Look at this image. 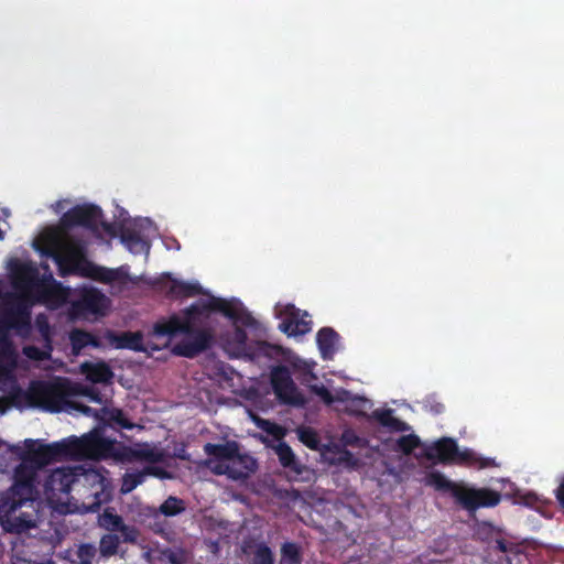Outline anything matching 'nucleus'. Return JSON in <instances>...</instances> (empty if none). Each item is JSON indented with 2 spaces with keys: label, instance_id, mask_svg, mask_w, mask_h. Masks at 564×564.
Masks as SVG:
<instances>
[{
  "label": "nucleus",
  "instance_id": "46",
  "mask_svg": "<svg viewBox=\"0 0 564 564\" xmlns=\"http://www.w3.org/2000/svg\"><path fill=\"white\" fill-rule=\"evenodd\" d=\"M35 324H36V327L41 334V336L50 341V338H51V327H50V324H48V321L46 318L45 315L43 314H40L36 316V319H35Z\"/></svg>",
  "mask_w": 564,
  "mask_h": 564
},
{
  "label": "nucleus",
  "instance_id": "20",
  "mask_svg": "<svg viewBox=\"0 0 564 564\" xmlns=\"http://www.w3.org/2000/svg\"><path fill=\"white\" fill-rule=\"evenodd\" d=\"M308 314H303L293 305L286 307V317L281 322L279 328L288 336L305 335L312 329V321L307 319Z\"/></svg>",
  "mask_w": 564,
  "mask_h": 564
},
{
  "label": "nucleus",
  "instance_id": "10",
  "mask_svg": "<svg viewBox=\"0 0 564 564\" xmlns=\"http://www.w3.org/2000/svg\"><path fill=\"white\" fill-rule=\"evenodd\" d=\"M14 330L26 338L31 333V312L21 301L7 302L0 306V335Z\"/></svg>",
  "mask_w": 564,
  "mask_h": 564
},
{
  "label": "nucleus",
  "instance_id": "38",
  "mask_svg": "<svg viewBox=\"0 0 564 564\" xmlns=\"http://www.w3.org/2000/svg\"><path fill=\"white\" fill-rule=\"evenodd\" d=\"M421 446V440L417 435L415 434H408V435H402L401 437H399L395 442V451L404 454V455H410L412 454V452L420 447Z\"/></svg>",
  "mask_w": 564,
  "mask_h": 564
},
{
  "label": "nucleus",
  "instance_id": "52",
  "mask_svg": "<svg viewBox=\"0 0 564 564\" xmlns=\"http://www.w3.org/2000/svg\"><path fill=\"white\" fill-rule=\"evenodd\" d=\"M352 458V454L349 452V451H344L341 453V457H340V460L343 462H348Z\"/></svg>",
  "mask_w": 564,
  "mask_h": 564
},
{
  "label": "nucleus",
  "instance_id": "39",
  "mask_svg": "<svg viewBox=\"0 0 564 564\" xmlns=\"http://www.w3.org/2000/svg\"><path fill=\"white\" fill-rule=\"evenodd\" d=\"M281 561L284 564H301L302 555L297 544L286 542L281 547Z\"/></svg>",
  "mask_w": 564,
  "mask_h": 564
},
{
  "label": "nucleus",
  "instance_id": "27",
  "mask_svg": "<svg viewBox=\"0 0 564 564\" xmlns=\"http://www.w3.org/2000/svg\"><path fill=\"white\" fill-rule=\"evenodd\" d=\"M454 458H455V460H453V465L476 467L478 469H484V468L496 466L495 459L480 457L476 454L475 451H473L470 448L460 449L457 446V454L455 455Z\"/></svg>",
  "mask_w": 564,
  "mask_h": 564
},
{
  "label": "nucleus",
  "instance_id": "1",
  "mask_svg": "<svg viewBox=\"0 0 564 564\" xmlns=\"http://www.w3.org/2000/svg\"><path fill=\"white\" fill-rule=\"evenodd\" d=\"M212 310L207 301H197L182 311V315L173 314L167 319L159 321L153 326L151 337L164 338L163 346L178 334L185 335L176 343L172 352L175 356L195 358L209 349L214 343V329L210 326Z\"/></svg>",
  "mask_w": 564,
  "mask_h": 564
},
{
  "label": "nucleus",
  "instance_id": "13",
  "mask_svg": "<svg viewBox=\"0 0 564 564\" xmlns=\"http://www.w3.org/2000/svg\"><path fill=\"white\" fill-rule=\"evenodd\" d=\"M102 210L93 204L76 205L61 218V223L66 228L82 226L91 230L97 229Z\"/></svg>",
  "mask_w": 564,
  "mask_h": 564
},
{
  "label": "nucleus",
  "instance_id": "45",
  "mask_svg": "<svg viewBox=\"0 0 564 564\" xmlns=\"http://www.w3.org/2000/svg\"><path fill=\"white\" fill-rule=\"evenodd\" d=\"M495 550L501 552V553H506V554H518L520 553V547L518 544L513 543V542H510L506 539H496L495 540Z\"/></svg>",
  "mask_w": 564,
  "mask_h": 564
},
{
  "label": "nucleus",
  "instance_id": "8",
  "mask_svg": "<svg viewBox=\"0 0 564 564\" xmlns=\"http://www.w3.org/2000/svg\"><path fill=\"white\" fill-rule=\"evenodd\" d=\"M32 393L44 410L52 413L67 412L72 384L68 382L39 381L32 387Z\"/></svg>",
  "mask_w": 564,
  "mask_h": 564
},
{
  "label": "nucleus",
  "instance_id": "34",
  "mask_svg": "<svg viewBox=\"0 0 564 564\" xmlns=\"http://www.w3.org/2000/svg\"><path fill=\"white\" fill-rule=\"evenodd\" d=\"M256 468L253 466L245 465L241 468H237L236 465H227L224 463H218L214 467V471L217 475H227L229 478L234 480L245 479L249 476L250 473H253Z\"/></svg>",
  "mask_w": 564,
  "mask_h": 564
},
{
  "label": "nucleus",
  "instance_id": "5",
  "mask_svg": "<svg viewBox=\"0 0 564 564\" xmlns=\"http://www.w3.org/2000/svg\"><path fill=\"white\" fill-rule=\"evenodd\" d=\"M40 501L7 492L0 499V524L12 534H23L37 527Z\"/></svg>",
  "mask_w": 564,
  "mask_h": 564
},
{
  "label": "nucleus",
  "instance_id": "29",
  "mask_svg": "<svg viewBox=\"0 0 564 564\" xmlns=\"http://www.w3.org/2000/svg\"><path fill=\"white\" fill-rule=\"evenodd\" d=\"M69 340L72 345V351L75 356L79 355L80 351L88 346L94 348L100 347V340L97 336L79 328L73 329L70 332Z\"/></svg>",
  "mask_w": 564,
  "mask_h": 564
},
{
  "label": "nucleus",
  "instance_id": "41",
  "mask_svg": "<svg viewBox=\"0 0 564 564\" xmlns=\"http://www.w3.org/2000/svg\"><path fill=\"white\" fill-rule=\"evenodd\" d=\"M72 395H84L96 403H101L102 401L100 391L93 386L72 384Z\"/></svg>",
  "mask_w": 564,
  "mask_h": 564
},
{
  "label": "nucleus",
  "instance_id": "7",
  "mask_svg": "<svg viewBox=\"0 0 564 564\" xmlns=\"http://www.w3.org/2000/svg\"><path fill=\"white\" fill-rule=\"evenodd\" d=\"M41 268L44 270L42 276L33 262H15L11 271L17 283H21L24 289L34 292L43 301L63 300V286L54 279L50 265L41 263Z\"/></svg>",
  "mask_w": 564,
  "mask_h": 564
},
{
  "label": "nucleus",
  "instance_id": "44",
  "mask_svg": "<svg viewBox=\"0 0 564 564\" xmlns=\"http://www.w3.org/2000/svg\"><path fill=\"white\" fill-rule=\"evenodd\" d=\"M252 564H273V554L269 546L261 545L254 553Z\"/></svg>",
  "mask_w": 564,
  "mask_h": 564
},
{
  "label": "nucleus",
  "instance_id": "31",
  "mask_svg": "<svg viewBox=\"0 0 564 564\" xmlns=\"http://www.w3.org/2000/svg\"><path fill=\"white\" fill-rule=\"evenodd\" d=\"M276 455L279 457L280 464L294 473L295 475H301L304 470V466L297 460L293 449L285 442L279 443L276 446Z\"/></svg>",
  "mask_w": 564,
  "mask_h": 564
},
{
  "label": "nucleus",
  "instance_id": "15",
  "mask_svg": "<svg viewBox=\"0 0 564 564\" xmlns=\"http://www.w3.org/2000/svg\"><path fill=\"white\" fill-rule=\"evenodd\" d=\"M37 469L21 460L13 475V485L8 492L37 499L35 487Z\"/></svg>",
  "mask_w": 564,
  "mask_h": 564
},
{
  "label": "nucleus",
  "instance_id": "14",
  "mask_svg": "<svg viewBox=\"0 0 564 564\" xmlns=\"http://www.w3.org/2000/svg\"><path fill=\"white\" fill-rule=\"evenodd\" d=\"M207 456L214 457L219 462H231L234 465H249L256 468V460L248 455H240L239 444L236 441H227L224 444L207 443L204 446Z\"/></svg>",
  "mask_w": 564,
  "mask_h": 564
},
{
  "label": "nucleus",
  "instance_id": "37",
  "mask_svg": "<svg viewBox=\"0 0 564 564\" xmlns=\"http://www.w3.org/2000/svg\"><path fill=\"white\" fill-rule=\"evenodd\" d=\"M186 509L185 502L183 499L170 496L160 506L159 511L165 517H175L181 514Z\"/></svg>",
  "mask_w": 564,
  "mask_h": 564
},
{
  "label": "nucleus",
  "instance_id": "22",
  "mask_svg": "<svg viewBox=\"0 0 564 564\" xmlns=\"http://www.w3.org/2000/svg\"><path fill=\"white\" fill-rule=\"evenodd\" d=\"M119 451L118 462L120 463L143 460L155 464L164 460V454L154 447H150L149 445L131 447L121 443Z\"/></svg>",
  "mask_w": 564,
  "mask_h": 564
},
{
  "label": "nucleus",
  "instance_id": "18",
  "mask_svg": "<svg viewBox=\"0 0 564 564\" xmlns=\"http://www.w3.org/2000/svg\"><path fill=\"white\" fill-rule=\"evenodd\" d=\"M457 454V442L452 437H442L426 446L423 456L433 463L453 465Z\"/></svg>",
  "mask_w": 564,
  "mask_h": 564
},
{
  "label": "nucleus",
  "instance_id": "47",
  "mask_svg": "<svg viewBox=\"0 0 564 564\" xmlns=\"http://www.w3.org/2000/svg\"><path fill=\"white\" fill-rule=\"evenodd\" d=\"M23 354L28 358L33 359V360H43L46 357V354L36 346H25L23 348Z\"/></svg>",
  "mask_w": 564,
  "mask_h": 564
},
{
  "label": "nucleus",
  "instance_id": "51",
  "mask_svg": "<svg viewBox=\"0 0 564 564\" xmlns=\"http://www.w3.org/2000/svg\"><path fill=\"white\" fill-rule=\"evenodd\" d=\"M444 404L442 403H435L433 405H431V411L434 413V414H441L444 412Z\"/></svg>",
  "mask_w": 564,
  "mask_h": 564
},
{
  "label": "nucleus",
  "instance_id": "9",
  "mask_svg": "<svg viewBox=\"0 0 564 564\" xmlns=\"http://www.w3.org/2000/svg\"><path fill=\"white\" fill-rule=\"evenodd\" d=\"M24 445L20 453L21 460L34 466L37 470L53 462L67 458L64 440L52 444H39L34 440H25Z\"/></svg>",
  "mask_w": 564,
  "mask_h": 564
},
{
  "label": "nucleus",
  "instance_id": "23",
  "mask_svg": "<svg viewBox=\"0 0 564 564\" xmlns=\"http://www.w3.org/2000/svg\"><path fill=\"white\" fill-rule=\"evenodd\" d=\"M312 391L318 397L321 398V400L327 404V405H330L333 404L335 401H338V402H350L351 403V413L355 414V415H365L361 410H360V406L366 402V399L362 398V397H356V395H351V393L348 391V390H340L336 397H334L332 394V392L323 384L321 386H312Z\"/></svg>",
  "mask_w": 564,
  "mask_h": 564
},
{
  "label": "nucleus",
  "instance_id": "21",
  "mask_svg": "<svg viewBox=\"0 0 564 564\" xmlns=\"http://www.w3.org/2000/svg\"><path fill=\"white\" fill-rule=\"evenodd\" d=\"M109 300L97 289L85 290L80 297L74 303V307L83 313L104 315Z\"/></svg>",
  "mask_w": 564,
  "mask_h": 564
},
{
  "label": "nucleus",
  "instance_id": "12",
  "mask_svg": "<svg viewBox=\"0 0 564 564\" xmlns=\"http://www.w3.org/2000/svg\"><path fill=\"white\" fill-rule=\"evenodd\" d=\"M98 525L109 533L121 534L123 543L138 544L140 531L135 525L126 524L123 518L111 507H107L98 516Z\"/></svg>",
  "mask_w": 564,
  "mask_h": 564
},
{
  "label": "nucleus",
  "instance_id": "36",
  "mask_svg": "<svg viewBox=\"0 0 564 564\" xmlns=\"http://www.w3.org/2000/svg\"><path fill=\"white\" fill-rule=\"evenodd\" d=\"M296 434L301 443L313 451L321 449V437L318 433L310 426H299Z\"/></svg>",
  "mask_w": 564,
  "mask_h": 564
},
{
  "label": "nucleus",
  "instance_id": "40",
  "mask_svg": "<svg viewBox=\"0 0 564 564\" xmlns=\"http://www.w3.org/2000/svg\"><path fill=\"white\" fill-rule=\"evenodd\" d=\"M144 478L145 473H143V470L137 473H127L122 478L120 491L122 494L131 492L144 481Z\"/></svg>",
  "mask_w": 564,
  "mask_h": 564
},
{
  "label": "nucleus",
  "instance_id": "49",
  "mask_svg": "<svg viewBox=\"0 0 564 564\" xmlns=\"http://www.w3.org/2000/svg\"><path fill=\"white\" fill-rule=\"evenodd\" d=\"M143 473H145V476L150 475V476H155V477H159V478H166V477H169L167 473L163 468L158 467V466H147L143 469Z\"/></svg>",
  "mask_w": 564,
  "mask_h": 564
},
{
  "label": "nucleus",
  "instance_id": "3",
  "mask_svg": "<svg viewBox=\"0 0 564 564\" xmlns=\"http://www.w3.org/2000/svg\"><path fill=\"white\" fill-rule=\"evenodd\" d=\"M426 484L436 491L449 494L462 509L473 514L480 508H494L502 499V495L487 487H473L458 484L443 475L441 471H431L426 475Z\"/></svg>",
  "mask_w": 564,
  "mask_h": 564
},
{
  "label": "nucleus",
  "instance_id": "30",
  "mask_svg": "<svg viewBox=\"0 0 564 564\" xmlns=\"http://www.w3.org/2000/svg\"><path fill=\"white\" fill-rule=\"evenodd\" d=\"M371 417L383 427L393 432H405L411 429L406 422L395 417L391 409L376 410L372 412Z\"/></svg>",
  "mask_w": 564,
  "mask_h": 564
},
{
  "label": "nucleus",
  "instance_id": "16",
  "mask_svg": "<svg viewBox=\"0 0 564 564\" xmlns=\"http://www.w3.org/2000/svg\"><path fill=\"white\" fill-rule=\"evenodd\" d=\"M207 302L212 312H219L224 314L226 317L232 321L235 326L240 324L246 327H254L257 325V321L251 315V313L240 305H236L220 297H212Z\"/></svg>",
  "mask_w": 564,
  "mask_h": 564
},
{
  "label": "nucleus",
  "instance_id": "26",
  "mask_svg": "<svg viewBox=\"0 0 564 564\" xmlns=\"http://www.w3.org/2000/svg\"><path fill=\"white\" fill-rule=\"evenodd\" d=\"M80 368L87 380L93 383H110L112 381L113 372L105 361H86L82 364Z\"/></svg>",
  "mask_w": 564,
  "mask_h": 564
},
{
  "label": "nucleus",
  "instance_id": "43",
  "mask_svg": "<svg viewBox=\"0 0 564 564\" xmlns=\"http://www.w3.org/2000/svg\"><path fill=\"white\" fill-rule=\"evenodd\" d=\"M73 411L79 412L86 416L96 417L98 420H100L101 416L100 409L95 410L82 402L70 400L67 412L72 413Z\"/></svg>",
  "mask_w": 564,
  "mask_h": 564
},
{
  "label": "nucleus",
  "instance_id": "17",
  "mask_svg": "<svg viewBox=\"0 0 564 564\" xmlns=\"http://www.w3.org/2000/svg\"><path fill=\"white\" fill-rule=\"evenodd\" d=\"M230 344L238 356H245L249 359H256L260 356H268L271 346L267 341H256L254 345L248 344L247 332L240 327L235 326Z\"/></svg>",
  "mask_w": 564,
  "mask_h": 564
},
{
  "label": "nucleus",
  "instance_id": "19",
  "mask_svg": "<svg viewBox=\"0 0 564 564\" xmlns=\"http://www.w3.org/2000/svg\"><path fill=\"white\" fill-rule=\"evenodd\" d=\"M109 343L117 349H130L133 351H148L159 350V344H152L150 340L144 345L143 335L141 332H123L120 334H116L113 332H109L107 336Z\"/></svg>",
  "mask_w": 564,
  "mask_h": 564
},
{
  "label": "nucleus",
  "instance_id": "11",
  "mask_svg": "<svg viewBox=\"0 0 564 564\" xmlns=\"http://www.w3.org/2000/svg\"><path fill=\"white\" fill-rule=\"evenodd\" d=\"M271 386L279 401L285 404L299 405L303 398L294 383L291 372L285 366H276L271 371Z\"/></svg>",
  "mask_w": 564,
  "mask_h": 564
},
{
  "label": "nucleus",
  "instance_id": "50",
  "mask_svg": "<svg viewBox=\"0 0 564 564\" xmlns=\"http://www.w3.org/2000/svg\"><path fill=\"white\" fill-rule=\"evenodd\" d=\"M555 497L558 503L564 508V478L561 480L558 487L555 490Z\"/></svg>",
  "mask_w": 564,
  "mask_h": 564
},
{
  "label": "nucleus",
  "instance_id": "24",
  "mask_svg": "<svg viewBox=\"0 0 564 564\" xmlns=\"http://www.w3.org/2000/svg\"><path fill=\"white\" fill-rule=\"evenodd\" d=\"M18 365V352L8 335H0V380L8 379Z\"/></svg>",
  "mask_w": 564,
  "mask_h": 564
},
{
  "label": "nucleus",
  "instance_id": "6",
  "mask_svg": "<svg viewBox=\"0 0 564 564\" xmlns=\"http://www.w3.org/2000/svg\"><path fill=\"white\" fill-rule=\"evenodd\" d=\"M67 458L113 459L118 462L120 442L104 436L101 427H95L80 437L65 438Z\"/></svg>",
  "mask_w": 564,
  "mask_h": 564
},
{
  "label": "nucleus",
  "instance_id": "53",
  "mask_svg": "<svg viewBox=\"0 0 564 564\" xmlns=\"http://www.w3.org/2000/svg\"><path fill=\"white\" fill-rule=\"evenodd\" d=\"M3 235H2V231L0 230V239H2Z\"/></svg>",
  "mask_w": 564,
  "mask_h": 564
},
{
  "label": "nucleus",
  "instance_id": "28",
  "mask_svg": "<svg viewBox=\"0 0 564 564\" xmlns=\"http://www.w3.org/2000/svg\"><path fill=\"white\" fill-rule=\"evenodd\" d=\"M100 412V421L106 426L123 430H132L135 426L121 409L104 406Z\"/></svg>",
  "mask_w": 564,
  "mask_h": 564
},
{
  "label": "nucleus",
  "instance_id": "33",
  "mask_svg": "<svg viewBox=\"0 0 564 564\" xmlns=\"http://www.w3.org/2000/svg\"><path fill=\"white\" fill-rule=\"evenodd\" d=\"M121 241L128 247V249L131 252H149L150 246L145 240L141 238L140 234L134 229L123 228L121 230Z\"/></svg>",
  "mask_w": 564,
  "mask_h": 564
},
{
  "label": "nucleus",
  "instance_id": "32",
  "mask_svg": "<svg viewBox=\"0 0 564 564\" xmlns=\"http://www.w3.org/2000/svg\"><path fill=\"white\" fill-rule=\"evenodd\" d=\"M203 293L198 283H189L178 280H171L167 294L175 299L192 297Z\"/></svg>",
  "mask_w": 564,
  "mask_h": 564
},
{
  "label": "nucleus",
  "instance_id": "4",
  "mask_svg": "<svg viewBox=\"0 0 564 564\" xmlns=\"http://www.w3.org/2000/svg\"><path fill=\"white\" fill-rule=\"evenodd\" d=\"M42 254L54 259L61 269L68 267L69 272L101 283L110 284L120 278L118 269H109L89 261L86 249L80 243L68 245L63 254L52 248L43 249Z\"/></svg>",
  "mask_w": 564,
  "mask_h": 564
},
{
  "label": "nucleus",
  "instance_id": "42",
  "mask_svg": "<svg viewBox=\"0 0 564 564\" xmlns=\"http://www.w3.org/2000/svg\"><path fill=\"white\" fill-rule=\"evenodd\" d=\"M96 553H97L96 546L90 543H84V544L79 545L77 553H76L77 558H78L77 563L78 564H93Z\"/></svg>",
  "mask_w": 564,
  "mask_h": 564
},
{
  "label": "nucleus",
  "instance_id": "48",
  "mask_svg": "<svg viewBox=\"0 0 564 564\" xmlns=\"http://www.w3.org/2000/svg\"><path fill=\"white\" fill-rule=\"evenodd\" d=\"M345 445L356 446L359 445L360 437L351 431H346L341 437Z\"/></svg>",
  "mask_w": 564,
  "mask_h": 564
},
{
  "label": "nucleus",
  "instance_id": "2",
  "mask_svg": "<svg viewBox=\"0 0 564 564\" xmlns=\"http://www.w3.org/2000/svg\"><path fill=\"white\" fill-rule=\"evenodd\" d=\"M88 485L91 487L89 497L93 500L84 502V506L87 511L96 512L111 498L110 492L106 490L105 478L98 471L86 470L80 466L56 468L46 477L43 488L50 503L62 505L68 501L73 488Z\"/></svg>",
  "mask_w": 564,
  "mask_h": 564
},
{
  "label": "nucleus",
  "instance_id": "35",
  "mask_svg": "<svg viewBox=\"0 0 564 564\" xmlns=\"http://www.w3.org/2000/svg\"><path fill=\"white\" fill-rule=\"evenodd\" d=\"M120 543H123L121 540V534L117 533H107L100 538L99 541V553L102 557H111L118 553V549Z\"/></svg>",
  "mask_w": 564,
  "mask_h": 564
},
{
  "label": "nucleus",
  "instance_id": "25",
  "mask_svg": "<svg viewBox=\"0 0 564 564\" xmlns=\"http://www.w3.org/2000/svg\"><path fill=\"white\" fill-rule=\"evenodd\" d=\"M339 334L332 327H322L316 334V343L324 360H332L336 354Z\"/></svg>",
  "mask_w": 564,
  "mask_h": 564
}]
</instances>
